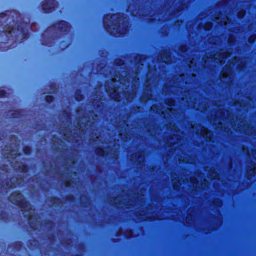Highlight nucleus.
<instances>
[{
    "label": "nucleus",
    "instance_id": "obj_1",
    "mask_svg": "<svg viewBox=\"0 0 256 256\" xmlns=\"http://www.w3.org/2000/svg\"><path fill=\"white\" fill-rule=\"evenodd\" d=\"M128 20L124 14H106L103 19V26L106 31L112 35H125L128 32Z\"/></svg>",
    "mask_w": 256,
    "mask_h": 256
},
{
    "label": "nucleus",
    "instance_id": "obj_2",
    "mask_svg": "<svg viewBox=\"0 0 256 256\" xmlns=\"http://www.w3.org/2000/svg\"><path fill=\"white\" fill-rule=\"evenodd\" d=\"M8 22V18L6 19L5 23ZM12 24H3L0 26V36H4L8 38L9 44L11 41L16 42L18 39L24 40L28 38V30L30 25L22 21L18 20L16 22L13 20Z\"/></svg>",
    "mask_w": 256,
    "mask_h": 256
},
{
    "label": "nucleus",
    "instance_id": "obj_3",
    "mask_svg": "<svg viewBox=\"0 0 256 256\" xmlns=\"http://www.w3.org/2000/svg\"><path fill=\"white\" fill-rule=\"evenodd\" d=\"M8 198L12 203L20 206L22 208V211L28 212L27 214H24V216H28V222L30 224V227L33 229L36 228L37 224L32 222L33 216L30 211V206L24 198V196L20 192H14Z\"/></svg>",
    "mask_w": 256,
    "mask_h": 256
},
{
    "label": "nucleus",
    "instance_id": "obj_4",
    "mask_svg": "<svg viewBox=\"0 0 256 256\" xmlns=\"http://www.w3.org/2000/svg\"><path fill=\"white\" fill-rule=\"evenodd\" d=\"M114 70V68H110L108 74L103 72L102 74H104L106 76H110L112 79H114L116 80V78H118V80L120 82V84H122V82H124V83L128 84V86H129L130 82H131L132 85L134 86L138 84L139 78H138V74L136 71L132 72L131 74H130V72L126 74V75L124 78H121L120 77L123 76L122 74H120V72H118V74H113Z\"/></svg>",
    "mask_w": 256,
    "mask_h": 256
},
{
    "label": "nucleus",
    "instance_id": "obj_5",
    "mask_svg": "<svg viewBox=\"0 0 256 256\" xmlns=\"http://www.w3.org/2000/svg\"><path fill=\"white\" fill-rule=\"evenodd\" d=\"M52 30L56 31V32L62 33V34H66L70 32V26L66 22L61 21L48 28L42 34V36L48 34Z\"/></svg>",
    "mask_w": 256,
    "mask_h": 256
},
{
    "label": "nucleus",
    "instance_id": "obj_6",
    "mask_svg": "<svg viewBox=\"0 0 256 256\" xmlns=\"http://www.w3.org/2000/svg\"><path fill=\"white\" fill-rule=\"evenodd\" d=\"M210 120L209 118V125L210 124ZM210 131L209 129V143L211 142L210 134ZM210 146V144H209V146ZM210 152V148H209V152ZM210 156H209V162H210ZM210 172V169L209 168V172ZM210 173L209 172V193L210 192V181H212L214 180L218 179L219 180L220 178L222 179H230L234 178V177H210ZM210 198V196L209 195V198ZM210 210V199L209 198V210ZM210 212H209V218L210 217ZM210 234V220L209 219V234ZM210 238V236H209V239ZM209 256H213L210 252V244H209ZM214 256H220V255H215ZM227 256H234V255H228Z\"/></svg>",
    "mask_w": 256,
    "mask_h": 256
},
{
    "label": "nucleus",
    "instance_id": "obj_7",
    "mask_svg": "<svg viewBox=\"0 0 256 256\" xmlns=\"http://www.w3.org/2000/svg\"><path fill=\"white\" fill-rule=\"evenodd\" d=\"M58 6V2L54 0H46L42 2V10L46 13H48L55 10Z\"/></svg>",
    "mask_w": 256,
    "mask_h": 256
},
{
    "label": "nucleus",
    "instance_id": "obj_8",
    "mask_svg": "<svg viewBox=\"0 0 256 256\" xmlns=\"http://www.w3.org/2000/svg\"><path fill=\"white\" fill-rule=\"evenodd\" d=\"M2 154L4 155V157L8 158H15L18 154L17 146H14L12 148L11 146H6L2 150Z\"/></svg>",
    "mask_w": 256,
    "mask_h": 256
},
{
    "label": "nucleus",
    "instance_id": "obj_9",
    "mask_svg": "<svg viewBox=\"0 0 256 256\" xmlns=\"http://www.w3.org/2000/svg\"><path fill=\"white\" fill-rule=\"evenodd\" d=\"M189 100L190 102L188 100L186 102L188 103H190V106L202 112L207 110L208 108V103H204V104L199 103L197 105L196 99H194L192 100V98L190 96Z\"/></svg>",
    "mask_w": 256,
    "mask_h": 256
},
{
    "label": "nucleus",
    "instance_id": "obj_10",
    "mask_svg": "<svg viewBox=\"0 0 256 256\" xmlns=\"http://www.w3.org/2000/svg\"><path fill=\"white\" fill-rule=\"evenodd\" d=\"M158 59L166 64L172 63L171 53L170 50L164 49L161 52L158 56Z\"/></svg>",
    "mask_w": 256,
    "mask_h": 256
},
{
    "label": "nucleus",
    "instance_id": "obj_11",
    "mask_svg": "<svg viewBox=\"0 0 256 256\" xmlns=\"http://www.w3.org/2000/svg\"><path fill=\"white\" fill-rule=\"evenodd\" d=\"M144 211H141L140 213L138 212L134 213L136 216V220L137 222H144L146 220H158L160 219L158 218L157 216H146L144 214Z\"/></svg>",
    "mask_w": 256,
    "mask_h": 256
},
{
    "label": "nucleus",
    "instance_id": "obj_12",
    "mask_svg": "<svg viewBox=\"0 0 256 256\" xmlns=\"http://www.w3.org/2000/svg\"><path fill=\"white\" fill-rule=\"evenodd\" d=\"M132 58V62L134 63L135 67L139 68L140 66H144L146 58L144 55L134 54L130 56Z\"/></svg>",
    "mask_w": 256,
    "mask_h": 256
},
{
    "label": "nucleus",
    "instance_id": "obj_13",
    "mask_svg": "<svg viewBox=\"0 0 256 256\" xmlns=\"http://www.w3.org/2000/svg\"><path fill=\"white\" fill-rule=\"evenodd\" d=\"M172 182L174 190H178L181 185L180 182L177 174L175 173H172Z\"/></svg>",
    "mask_w": 256,
    "mask_h": 256
},
{
    "label": "nucleus",
    "instance_id": "obj_14",
    "mask_svg": "<svg viewBox=\"0 0 256 256\" xmlns=\"http://www.w3.org/2000/svg\"><path fill=\"white\" fill-rule=\"evenodd\" d=\"M106 92L114 100L118 102L120 100L119 94L115 88H112L110 90L106 88Z\"/></svg>",
    "mask_w": 256,
    "mask_h": 256
},
{
    "label": "nucleus",
    "instance_id": "obj_15",
    "mask_svg": "<svg viewBox=\"0 0 256 256\" xmlns=\"http://www.w3.org/2000/svg\"><path fill=\"white\" fill-rule=\"evenodd\" d=\"M22 110H10L8 112L9 115L12 118H20L23 114Z\"/></svg>",
    "mask_w": 256,
    "mask_h": 256
},
{
    "label": "nucleus",
    "instance_id": "obj_16",
    "mask_svg": "<svg viewBox=\"0 0 256 256\" xmlns=\"http://www.w3.org/2000/svg\"><path fill=\"white\" fill-rule=\"evenodd\" d=\"M190 180V184H192V186L194 188H200V186H199L200 184L199 182L196 179V177H189Z\"/></svg>",
    "mask_w": 256,
    "mask_h": 256
},
{
    "label": "nucleus",
    "instance_id": "obj_17",
    "mask_svg": "<svg viewBox=\"0 0 256 256\" xmlns=\"http://www.w3.org/2000/svg\"><path fill=\"white\" fill-rule=\"evenodd\" d=\"M110 202L114 206H118V204L122 202L120 198L117 196L110 200Z\"/></svg>",
    "mask_w": 256,
    "mask_h": 256
},
{
    "label": "nucleus",
    "instance_id": "obj_18",
    "mask_svg": "<svg viewBox=\"0 0 256 256\" xmlns=\"http://www.w3.org/2000/svg\"><path fill=\"white\" fill-rule=\"evenodd\" d=\"M255 174V170L254 168H250L246 172V178L248 180H250L252 176H254Z\"/></svg>",
    "mask_w": 256,
    "mask_h": 256
},
{
    "label": "nucleus",
    "instance_id": "obj_19",
    "mask_svg": "<svg viewBox=\"0 0 256 256\" xmlns=\"http://www.w3.org/2000/svg\"><path fill=\"white\" fill-rule=\"evenodd\" d=\"M248 42L250 44H254L256 42V34H250L248 37Z\"/></svg>",
    "mask_w": 256,
    "mask_h": 256
},
{
    "label": "nucleus",
    "instance_id": "obj_20",
    "mask_svg": "<svg viewBox=\"0 0 256 256\" xmlns=\"http://www.w3.org/2000/svg\"><path fill=\"white\" fill-rule=\"evenodd\" d=\"M74 98L77 101H80L83 99V96L80 91H76L74 94Z\"/></svg>",
    "mask_w": 256,
    "mask_h": 256
},
{
    "label": "nucleus",
    "instance_id": "obj_21",
    "mask_svg": "<svg viewBox=\"0 0 256 256\" xmlns=\"http://www.w3.org/2000/svg\"><path fill=\"white\" fill-rule=\"evenodd\" d=\"M130 158L138 160L140 158H142V154L140 152H135L131 154Z\"/></svg>",
    "mask_w": 256,
    "mask_h": 256
},
{
    "label": "nucleus",
    "instance_id": "obj_22",
    "mask_svg": "<svg viewBox=\"0 0 256 256\" xmlns=\"http://www.w3.org/2000/svg\"><path fill=\"white\" fill-rule=\"evenodd\" d=\"M194 221V218L190 216H188L186 218V222L188 225L192 224Z\"/></svg>",
    "mask_w": 256,
    "mask_h": 256
},
{
    "label": "nucleus",
    "instance_id": "obj_23",
    "mask_svg": "<svg viewBox=\"0 0 256 256\" xmlns=\"http://www.w3.org/2000/svg\"><path fill=\"white\" fill-rule=\"evenodd\" d=\"M15 13H16L15 12H6L1 13V14H0V18H1L2 19H5V18L7 16L12 15V14H15Z\"/></svg>",
    "mask_w": 256,
    "mask_h": 256
},
{
    "label": "nucleus",
    "instance_id": "obj_24",
    "mask_svg": "<svg viewBox=\"0 0 256 256\" xmlns=\"http://www.w3.org/2000/svg\"><path fill=\"white\" fill-rule=\"evenodd\" d=\"M114 64L117 66H122L124 64V61L120 58H116L114 60Z\"/></svg>",
    "mask_w": 256,
    "mask_h": 256
},
{
    "label": "nucleus",
    "instance_id": "obj_25",
    "mask_svg": "<svg viewBox=\"0 0 256 256\" xmlns=\"http://www.w3.org/2000/svg\"><path fill=\"white\" fill-rule=\"evenodd\" d=\"M95 153L99 156H104V151L102 148H97L95 150Z\"/></svg>",
    "mask_w": 256,
    "mask_h": 256
},
{
    "label": "nucleus",
    "instance_id": "obj_26",
    "mask_svg": "<svg viewBox=\"0 0 256 256\" xmlns=\"http://www.w3.org/2000/svg\"><path fill=\"white\" fill-rule=\"evenodd\" d=\"M46 100L48 102L50 103L54 101V98L51 96H46Z\"/></svg>",
    "mask_w": 256,
    "mask_h": 256
},
{
    "label": "nucleus",
    "instance_id": "obj_27",
    "mask_svg": "<svg viewBox=\"0 0 256 256\" xmlns=\"http://www.w3.org/2000/svg\"><path fill=\"white\" fill-rule=\"evenodd\" d=\"M6 186L5 187L4 186V188L6 189V190H8V189H10V188H13L14 187H15V186L14 185H12V184H9V181L8 182V183H6Z\"/></svg>",
    "mask_w": 256,
    "mask_h": 256
},
{
    "label": "nucleus",
    "instance_id": "obj_28",
    "mask_svg": "<svg viewBox=\"0 0 256 256\" xmlns=\"http://www.w3.org/2000/svg\"><path fill=\"white\" fill-rule=\"evenodd\" d=\"M166 105L168 106H173L174 105V102L173 100H168L167 102H166Z\"/></svg>",
    "mask_w": 256,
    "mask_h": 256
},
{
    "label": "nucleus",
    "instance_id": "obj_29",
    "mask_svg": "<svg viewBox=\"0 0 256 256\" xmlns=\"http://www.w3.org/2000/svg\"><path fill=\"white\" fill-rule=\"evenodd\" d=\"M6 92L4 89L0 88V98L6 96Z\"/></svg>",
    "mask_w": 256,
    "mask_h": 256
},
{
    "label": "nucleus",
    "instance_id": "obj_30",
    "mask_svg": "<svg viewBox=\"0 0 256 256\" xmlns=\"http://www.w3.org/2000/svg\"><path fill=\"white\" fill-rule=\"evenodd\" d=\"M66 119L67 122L70 123L71 122V118L69 114H66Z\"/></svg>",
    "mask_w": 256,
    "mask_h": 256
},
{
    "label": "nucleus",
    "instance_id": "obj_31",
    "mask_svg": "<svg viewBox=\"0 0 256 256\" xmlns=\"http://www.w3.org/2000/svg\"><path fill=\"white\" fill-rule=\"evenodd\" d=\"M210 39V34H209V40ZM210 44V42L209 41V44ZM210 51L209 50V59L210 58ZM210 71V64L209 63V72ZM210 82V80L209 79V82ZM210 86V84L209 83V87ZM210 100H209V102ZM210 106V104H209V107ZM210 112V109L209 108V113Z\"/></svg>",
    "mask_w": 256,
    "mask_h": 256
},
{
    "label": "nucleus",
    "instance_id": "obj_32",
    "mask_svg": "<svg viewBox=\"0 0 256 256\" xmlns=\"http://www.w3.org/2000/svg\"><path fill=\"white\" fill-rule=\"evenodd\" d=\"M107 68H108L106 66H104L100 70H98V72H100V73H102V72H103L104 70H105L106 69H107Z\"/></svg>",
    "mask_w": 256,
    "mask_h": 256
},
{
    "label": "nucleus",
    "instance_id": "obj_33",
    "mask_svg": "<svg viewBox=\"0 0 256 256\" xmlns=\"http://www.w3.org/2000/svg\"><path fill=\"white\" fill-rule=\"evenodd\" d=\"M204 180L205 181V182L204 184V189H206V188H208V182H206V179H204Z\"/></svg>",
    "mask_w": 256,
    "mask_h": 256
},
{
    "label": "nucleus",
    "instance_id": "obj_34",
    "mask_svg": "<svg viewBox=\"0 0 256 256\" xmlns=\"http://www.w3.org/2000/svg\"><path fill=\"white\" fill-rule=\"evenodd\" d=\"M54 36L53 34H52L50 36H48V40L50 41L54 40Z\"/></svg>",
    "mask_w": 256,
    "mask_h": 256
},
{
    "label": "nucleus",
    "instance_id": "obj_35",
    "mask_svg": "<svg viewBox=\"0 0 256 256\" xmlns=\"http://www.w3.org/2000/svg\"><path fill=\"white\" fill-rule=\"evenodd\" d=\"M151 96H152L151 94L150 93V94L148 93L146 94V100H150V98Z\"/></svg>",
    "mask_w": 256,
    "mask_h": 256
},
{
    "label": "nucleus",
    "instance_id": "obj_36",
    "mask_svg": "<svg viewBox=\"0 0 256 256\" xmlns=\"http://www.w3.org/2000/svg\"><path fill=\"white\" fill-rule=\"evenodd\" d=\"M156 106L154 104L152 105L151 108H150V109L152 110H154V109H156Z\"/></svg>",
    "mask_w": 256,
    "mask_h": 256
},
{
    "label": "nucleus",
    "instance_id": "obj_37",
    "mask_svg": "<svg viewBox=\"0 0 256 256\" xmlns=\"http://www.w3.org/2000/svg\"><path fill=\"white\" fill-rule=\"evenodd\" d=\"M204 137L206 138V141H207V139L208 138V133L206 132L204 134Z\"/></svg>",
    "mask_w": 256,
    "mask_h": 256
},
{
    "label": "nucleus",
    "instance_id": "obj_38",
    "mask_svg": "<svg viewBox=\"0 0 256 256\" xmlns=\"http://www.w3.org/2000/svg\"><path fill=\"white\" fill-rule=\"evenodd\" d=\"M204 29L206 30H208V23L206 22L204 26Z\"/></svg>",
    "mask_w": 256,
    "mask_h": 256
},
{
    "label": "nucleus",
    "instance_id": "obj_39",
    "mask_svg": "<svg viewBox=\"0 0 256 256\" xmlns=\"http://www.w3.org/2000/svg\"><path fill=\"white\" fill-rule=\"evenodd\" d=\"M180 50H182V51H184H184H185V50H185V49H186V48H185L184 47V46H181L180 47Z\"/></svg>",
    "mask_w": 256,
    "mask_h": 256
},
{
    "label": "nucleus",
    "instance_id": "obj_40",
    "mask_svg": "<svg viewBox=\"0 0 256 256\" xmlns=\"http://www.w3.org/2000/svg\"><path fill=\"white\" fill-rule=\"evenodd\" d=\"M24 153L26 154H29V152L28 151H27L26 150V148H24Z\"/></svg>",
    "mask_w": 256,
    "mask_h": 256
},
{
    "label": "nucleus",
    "instance_id": "obj_41",
    "mask_svg": "<svg viewBox=\"0 0 256 256\" xmlns=\"http://www.w3.org/2000/svg\"><path fill=\"white\" fill-rule=\"evenodd\" d=\"M46 41H45V40H44H44H43V43H42V44H46V45H47L48 44H46Z\"/></svg>",
    "mask_w": 256,
    "mask_h": 256
},
{
    "label": "nucleus",
    "instance_id": "obj_42",
    "mask_svg": "<svg viewBox=\"0 0 256 256\" xmlns=\"http://www.w3.org/2000/svg\"><path fill=\"white\" fill-rule=\"evenodd\" d=\"M204 58L206 59H208V56H207L206 55L205 57H204Z\"/></svg>",
    "mask_w": 256,
    "mask_h": 256
},
{
    "label": "nucleus",
    "instance_id": "obj_43",
    "mask_svg": "<svg viewBox=\"0 0 256 256\" xmlns=\"http://www.w3.org/2000/svg\"><path fill=\"white\" fill-rule=\"evenodd\" d=\"M79 124V122H78V126H80V124Z\"/></svg>",
    "mask_w": 256,
    "mask_h": 256
},
{
    "label": "nucleus",
    "instance_id": "obj_44",
    "mask_svg": "<svg viewBox=\"0 0 256 256\" xmlns=\"http://www.w3.org/2000/svg\"><path fill=\"white\" fill-rule=\"evenodd\" d=\"M8 48L6 49V50H8ZM2 50H5V49H4Z\"/></svg>",
    "mask_w": 256,
    "mask_h": 256
},
{
    "label": "nucleus",
    "instance_id": "obj_45",
    "mask_svg": "<svg viewBox=\"0 0 256 256\" xmlns=\"http://www.w3.org/2000/svg\"><path fill=\"white\" fill-rule=\"evenodd\" d=\"M136 68H137L138 69V67H135ZM142 68V67H140V66H139L138 68Z\"/></svg>",
    "mask_w": 256,
    "mask_h": 256
},
{
    "label": "nucleus",
    "instance_id": "obj_46",
    "mask_svg": "<svg viewBox=\"0 0 256 256\" xmlns=\"http://www.w3.org/2000/svg\"><path fill=\"white\" fill-rule=\"evenodd\" d=\"M12 46V48H14V46H13V44H12V45H11V46Z\"/></svg>",
    "mask_w": 256,
    "mask_h": 256
},
{
    "label": "nucleus",
    "instance_id": "obj_47",
    "mask_svg": "<svg viewBox=\"0 0 256 256\" xmlns=\"http://www.w3.org/2000/svg\"><path fill=\"white\" fill-rule=\"evenodd\" d=\"M18 18H19L20 20H21V18H20V16H18Z\"/></svg>",
    "mask_w": 256,
    "mask_h": 256
},
{
    "label": "nucleus",
    "instance_id": "obj_48",
    "mask_svg": "<svg viewBox=\"0 0 256 256\" xmlns=\"http://www.w3.org/2000/svg\"><path fill=\"white\" fill-rule=\"evenodd\" d=\"M2 185L4 184V182H2Z\"/></svg>",
    "mask_w": 256,
    "mask_h": 256
},
{
    "label": "nucleus",
    "instance_id": "obj_49",
    "mask_svg": "<svg viewBox=\"0 0 256 256\" xmlns=\"http://www.w3.org/2000/svg\"><path fill=\"white\" fill-rule=\"evenodd\" d=\"M60 133H62V134H64V132H60Z\"/></svg>",
    "mask_w": 256,
    "mask_h": 256
},
{
    "label": "nucleus",
    "instance_id": "obj_50",
    "mask_svg": "<svg viewBox=\"0 0 256 256\" xmlns=\"http://www.w3.org/2000/svg\"><path fill=\"white\" fill-rule=\"evenodd\" d=\"M6 44V43H4V44Z\"/></svg>",
    "mask_w": 256,
    "mask_h": 256
},
{
    "label": "nucleus",
    "instance_id": "obj_51",
    "mask_svg": "<svg viewBox=\"0 0 256 256\" xmlns=\"http://www.w3.org/2000/svg\"><path fill=\"white\" fill-rule=\"evenodd\" d=\"M142 158V162H144V158Z\"/></svg>",
    "mask_w": 256,
    "mask_h": 256
},
{
    "label": "nucleus",
    "instance_id": "obj_52",
    "mask_svg": "<svg viewBox=\"0 0 256 256\" xmlns=\"http://www.w3.org/2000/svg\"><path fill=\"white\" fill-rule=\"evenodd\" d=\"M2 22V20H0V22Z\"/></svg>",
    "mask_w": 256,
    "mask_h": 256
}]
</instances>
